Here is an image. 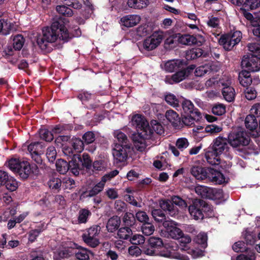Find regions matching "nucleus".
<instances>
[{"label": "nucleus", "instance_id": "obj_4", "mask_svg": "<svg viewBox=\"0 0 260 260\" xmlns=\"http://www.w3.org/2000/svg\"><path fill=\"white\" fill-rule=\"evenodd\" d=\"M8 166L9 169L14 173H17L21 178H27L32 172L34 167L31 168L29 163L27 161L20 160L19 159L13 158L8 161ZM36 168V166H34Z\"/></svg>", "mask_w": 260, "mask_h": 260}, {"label": "nucleus", "instance_id": "obj_5", "mask_svg": "<svg viewBox=\"0 0 260 260\" xmlns=\"http://www.w3.org/2000/svg\"><path fill=\"white\" fill-rule=\"evenodd\" d=\"M210 210V207L204 201L194 200L192 205L188 207V211L191 215L195 220H202L205 216L210 214L208 212Z\"/></svg>", "mask_w": 260, "mask_h": 260}, {"label": "nucleus", "instance_id": "obj_1", "mask_svg": "<svg viewBox=\"0 0 260 260\" xmlns=\"http://www.w3.org/2000/svg\"><path fill=\"white\" fill-rule=\"evenodd\" d=\"M131 122L138 132L133 138L134 146L137 150L143 152L147 147L151 144L153 131L149 126L148 121L141 115H134Z\"/></svg>", "mask_w": 260, "mask_h": 260}, {"label": "nucleus", "instance_id": "obj_50", "mask_svg": "<svg viewBox=\"0 0 260 260\" xmlns=\"http://www.w3.org/2000/svg\"><path fill=\"white\" fill-rule=\"evenodd\" d=\"M226 198L224 197V195L223 194V191L221 189H212V198L210 199H212L214 200H225L228 198V196H225Z\"/></svg>", "mask_w": 260, "mask_h": 260}, {"label": "nucleus", "instance_id": "obj_24", "mask_svg": "<svg viewBox=\"0 0 260 260\" xmlns=\"http://www.w3.org/2000/svg\"><path fill=\"white\" fill-rule=\"evenodd\" d=\"M219 153H216L213 150H208L205 153L207 162L211 165H217L220 163Z\"/></svg>", "mask_w": 260, "mask_h": 260}, {"label": "nucleus", "instance_id": "obj_31", "mask_svg": "<svg viewBox=\"0 0 260 260\" xmlns=\"http://www.w3.org/2000/svg\"><path fill=\"white\" fill-rule=\"evenodd\" d=\"M179 248L181 250L188 251L189 249V244L191 241L190 237L187 235H184L180 236L179 238Z\"/></svg>", "mask_w": 260, "mask_h": 260}, {"label": "nucleus", "instance_id": "obj_23", "mask_svg": "<svg viewBox=\"0 0 260 260\" xmlns=\"http://www.w3.org/2000/svg\"><path fill=\"white\" fill-rule=\"evenodd\" d=\"M160 206L162 210L168 211V213L171 216H175L178 214L177 209L175 208L173 203L170 201H161Z\"/></svg>", "mask_w": 260, "mask_h": 260}, {"label": "nucleus", "instance_id": "obj_18", "mask_svg": "<svg viewBox=\"0 0 260 260\" xmlns=\"http://www.w3.org/2000/svg\"><path fill=\"white\" fill-rule=\"evenodd\" d=\"M207 178L215 184H220L226 182L224 175L219 171L213 169H208Z\"/></svg>", "mask_w": 260, "mask_h": 260}, {"label": "nucleus", "instance_id": "obj_49", "mask_svg": "<svg viewBox=\"0 0 260 260\" xmlns=\"http://www.w3.org/2000/svg\"><path fill=\"white\" fill-rule=\"evenodd\" d=\"M48 184L50 188L56 190L60 187L62 181L58 178L52 177L49 180Z\"/></svg>", "mask_w": 260, "mask_h": 260}, {"label": "nucleus", "instance_id": "obj_20", "mask_svg": "<svg viewBox=\"0 0 260 260\" xmlns=\"http://www.w3.org/2000/svg\"><path fill=\"white\" fill-rule=\"evenodd\" d=\"M82 158L79 156H75L74 158L69 162V170L75 175H79V172L82 167Z\"/></svg>", "mask_w": 260, "mask_h": 260}, {"label": "nucleus", "instance_id": "obj_19", "mask_svg": "<svg viewBox=\"0 0 260 260\" xmlns=\"http://www.w3.org/2000/svg\"><path fill=\"white\" fill-rule=\"evenodd\" d=\"M232 3L237 6L242 5L245 9L254 10L260 5L259 0H231Z\"/></svg>", "mask_w": 260, "mask_h": 260}, {"label": "nucleus", "instance_id": "obj_29", "mask_svg": "<svg viewBox=\"0 0 260 260\" xmlns=\"http://www.w3.org/2000/svg\"><path fill=\"white\" fill-rule=\"evenodd\" d=\"M213 64H205L196 68L194 74L196 76L202 77L206 74H209L213 69Z\"/></svg>", "mask_w": 260, "mask_h": 260}, {"label": "nucleus", "instance_id": "obj_16", "mask_svg": "<svg viewBox=\"0 0 260 260\" xmlns=\"http://www.w3.org/2000/svg\"><path fill=\"white\" fill-rule=\"evenodd\" d=\"M228 139L221 136H219L213 140L212 149L216 153L221 154L229 148L228 145Z\"/></svg>", "mask_w": 260, "mask_h": 260}, {"label": "nucleus", "instance_id": "obj_17", "mask_svg": "<svg viewBox=\"0 0 260 260\" xmlns=\"http://www.w3.org/2000/svg\"><path fill=\"white\" fill-rule=\"evenodd\" d=\"M141 20L140 15L129 14L122 17L120 19V23L126 27H132L138 24Z\"/></svg>", "mask_w": 260, "mask_h": 260}, {"label": "nucleus", "instance_id": "obj_33", "mask_svg": "<svg viewBox=\"0 0 260 260\" xmlns=\"http://www.w3.org/2000/svg\"><path fill=\"white\" fill-rule=\"evenodd\" d=\"M245 124L246 128L249 130L255 129L257 126V121L255 116L251 113L247 115L245 119Z\"/></svg>", "mask_w": 260, "mask_h": 260}, {"label": "nucleus", "instance_id": "obj_44", "mask_svg": "<svg viewBox=\"0 0 260 260\" xmlns=\"http://www.w3.org/2000/svg\"><path fill=\"white\" fill-rule=\"evenodd\" d=\"M165 101L168 104L174 107L179 106V100L173 94H167L165 96Z\"/></svg>", "mask_w": 260, "mask_h": 260}, {"label": "nucleus", "instance_id": "obj_57", "mask_svg": "<svg viewBox=\"0 0 260 260\" xmlns=\"http://www.w3.org/2000/svg\"><path fill=\"white\" fill-rule=\"evenodd\" d=\"M56 154V150L54 146H50L47 148L46 155L49 161L53 162L55 159Z\"/></svg>", "mask_w": 260, "mask_h": 260}, {"label": "nucleus", "instance_id": "obj_37", "mask_svg": "<svg viewBox=\"0 0 260 260\" xmlns=\"http://www.w3.org/2000/svg\"><path fill=\"white\" fill-rule=\"evenodd\" d=\"M13 48L15 50H20L22 48L24 43V39L21 35L15 36L13 40Z\"/></svg>", "mask_w": 260, "mask_h": 260}, {"label": "nucleus", "instance_id": "obj_45", "mask_svg": "<svg viewBox=\"0 0 260 260\" xmlns=\"http://www.w3.org/2000/svg\"><path fill=\"white\" fill-rule=\"evenodd\" d=\"M56 10L59 14L67 17L71 16L73 13L71 8L64 5L57 6Z\"/></svg>", "mask_w": 260, "mask_h": 260}, {"label": "nucleus", "instance_id": "obj_64", "mask_svg": "<svg viewBox=\"0 0 260 260\" xmlns=\"http://www.w3.org/2000/svg\"><path fill=\"white\" fill-rule=\"evenodd\" d=\"M221 127L215 124H210L206 127L205 131L212 134H217L222 131Z\"/></svg>", "mask_w": 260, "mask_h": 260}, {"label": "nucleus", "instance_id": "obj_41", "mask_svg": "<svg viewBox=\"0 0 260 260\" xmlns=\"http://www.w3.org/2000/svg\"><path fill=\"white\" fill-rule=\"evenodd\" d=\"M117 235L119 238L126 240L132 235V231L129 228H121L118 230Z\"/></svg>", "mask_w": 260, "mask_h": 260}, {"label": "nucleus", "instance_id": "obj_28", "mask_svg": "<svg viewBox=\"0 0 260 260\" xmlns=\"http://www.w3.org/2000/svg\"><path fill=\"white\" fill-rule=\"evenodd\" d=\"M149 3V0H127V2L129 7L138 9L146 7Z\"/></svg>", "mask_w": 260, "mask_h": 260}, {"label": "nucleus", "instance_id": "obj_10", "mask_svg": "<svg viewBox=\"0 0 260 260\" xmlns=\"http://www.w3.org/2000/svg\"><path fill=\"white\" fill-rule=\"evenodd\" d=\"M165 247L167 250L161 251L159 254L160 256L179 260H189V258L188 256L180 254L176 251L178 249V246L176 243H170L165 245Z\"/></svg>", "mask_w": 260, "mask_h": 260}, {"label": "nucleus", "instance_id": "obj_7", "mask_svg": "<svg viewBox=\"0 0 260 260\" xmlns=\"http://www.w3.org/2000/svg\"><path fill=\"white\" fill-rule=\"evenodd\" d=\"M176 39L178 43L182 45H191L194 44L198 46L202 45L205 41V38L201 35L193 36L188 34H176Z\"/></svg>", "mask_w": 260, "mask_h": 260}, {"label": "nucleus", "instance_id": "obj_54", "mask_svg": "<svg viewBox=\"0 0 260 260\" xmlns=\"http://www.w3.org/2000/svg\"><path fill=\"white\" fill-rule=\"evenodd\" d=\"M212 113L216 115H222L225 113V106L222 104H215L212 109Z\"/></svg>", "mask_w": 260, "mask_h": 260}, {"label": "nucleus", "instance_id": "obj_8", "mask_svg": "<svg viewBox=\"0 0 260 260\" xmlns=\"http://www.w3.org/2000/svg\"><path fill=\"white\" fill-rule=\"evenodd\" d=\"M163 38L162 32H154L144 40L142 44L143 49L147 51H151L155 49L159 45Z\"/></svg>", "mask_w": 260, "mask_h": 260}, {"label": "nucleus", "instance_id": "obj_36", "mask_svg": "<svg viewBox=\"0 0 260 260\" xmlns=\"http://www.w3.org/2000/svg\"><path fill=\"white\" fill-rule=\"evenodd\" d=\"M225 35L228 37L226 39L231 40V45H236L240 42L242 38V34L240 31H236Z\"/></svg>", "mask_w": 260, "mask_h": 260}, {"label": "nucleus", "instance_id": "obj_34", "mask_svg": "<svg viewBox=\"0 0 260 260\" xmlns=\"http://www.w3.org/2000/svg\"><path fill=\"white\" fill-rule=\"evenodd\" d=\"M13 28V24L11 22L0 20V32L4 35H7L10 34Z\"/></svg>", "mask_w": 260, "mask_h": 260}, {"label": "nucleus", "instance_id": "obj_39", "mask_svg": "<svg viewBox=\"0 0 260 260\" xmlns=\"http://www.w3.org/2000/svg\"><path fill=\"white\" fill-rule=\"evenodd\" d=\"M72 145L76 153H80L84 149V143L80 139H73L72 140Z\"/></svg>", "mask_w": 260, "mask_h": 260}, {"label": "nucleus", "instance_id": "obj_3", "mask_svg": "<svg viewBox=\"0 0 260 260\" xmlns=\"http://www.w3.org/2000/svg\"><path fill=\"white\" fill-rule=\"evenodd\" d=\"M229 144L237 152L238 154L251 153L247 147L250 142V138L246 132L240 128L230 133L228 137Z\"/></svg>", "mask_w": 260, "mask_h": 260}, {"label": "nucleus", "instance_id": "obj_15", "mask_svg": "<svg viewBox=\"0 0 260 260\" xmlns=\"http://www.w3.org/2000/svg\"><path fill=\"white\" fill-rule=\"evenodd\" d=\"M43 145L39 142L31 143L28 146V151L32 158L37 163L41 161L40 155L43 153Z\"/></svg>", "mask_w": 260, "mask_h": 260}, {"label": "nucleus", "instance_id": "obj_14", "mask_svg": "<svg viewBox=\"0 0 260 260\" xmlns=\"http://www.w3.org/2000/svg\"><path fill=\"white\" fill-rule=\"evenodd\" d=\"M162 225L166 229L168 237L174 239H179V237L183 235L182 231L176 226L177 224L175 221L166 220L164 221Z\"/></svg>", "mask_w": 260, "mask_h": 260}, {"label": "nucleus", "instance_id": "obj_12", "mask_svg": "<svg viewBox=\"0 0 260 260\" xmlns=\"http://www.w3.org/2000/svg\"><path fill=\"white\" fill-rule=\"evenodd\" d=\"M241 66L243 69L251 72H257L260 69V61L253 54L244 56Z\"/></svg>", "mask_w": 260, "mask_h": 260}, {"label": "nucleus", "instance_id": "obj_40", "mask_svg": "<svg viewBox=\"0 0 260 260\" xmlns=\"http://www.w3.org/2000/svg\"><path fill=\"white\" fill-rule=\"evenodd\" d=\"M149 244L152 248H159L164 246V243L161 238L157 237H151L148 240Z\"/></svg>", "mask_w": 260, "mask_h": 260}, {"label": "nucleus", "instance_id": "obj_2", "mask_svg": "<svg viewBox=\"0 0 260 260\" xmlns=\"http://www.w3.org/2000/svg\"><path fill=\"white\" fill-rule=\"evenodd\" d=\"M69 37V33L65 25L55 21L50 27L42 29V35L38 36L37 43L42 50H46L49 43H53L58 39L67 41Z\"/></svg>", "mask_w": 260, "mask_h": 260}, {"label": "nucleus", "instance_id": "obj_9", "mask_svg": "<svg viewBox=\"0 0 260 260\" xmlns=\"http://www.w3.org/2000/svg\"><path fill=\"white\" fill-rule=\"evenodd\" d=\"M131 149L128 144H116L113 149V156L116 163L125 162L128 157V153Z\"/></svg>", "mask_w": 260, "mask_h": 260}, {"label": "nucleus", "instance_id": "obj_58", "mask_svg": "<svg viewBox=\"0 0 260 260\" xmlns=\"http://www.w3.org/2000/svg\"><path fill=\"white\" fill-rule=\"evenodd\" d=\"M71 255L68 250L62 249L54 253V260H61L62 258L68 257Z\"/></svg>", "mask_w": 260, "mask_h": 260}, {"label": "nucleus", "instance_id": "obj_63", "mask_svg": "<svg viewBox=\"0 0 260 260\" xmlns=\"http://www.w3.org/2000/svg\"><path fill=\"white\" fill-rule=\"evenodd\" d=\"M62 186L65 189H71L75 186V181L73 179L65 177L62 181Z\"/></svg>", "mask_w": 260, "mask_h": 260}, {"label": "nucleus", "instance_id": "obj_62", "mask_svg": "<svg viewBox=\"0 0 260 260\" xmlns=\"http://www.w3.org/2000/svg\"><path fill=\"white\" fill-rule=\"evenodd\" d=\"M90 214V212L89 210L85 209L81 210L79 214V222L80 223H85L87 221V218Z\"/></svg>", "mask_w": 260, "mask_h": 260}, {"label": "nucleus", "instance_id": "obj_13", "mask_svg": "<svg viewBox=\"0 0 260 260\" xmlns=\"http://www.w3.org/2000/svg\"><path fill=\"white\" fill-rule=\"evenodd\" d=\"M219 82L224 86L222 91L224 99L229 102L233 101L235 98V92L234 89L230 86L231 79L228 77L224 76Z\"/></svg>", "mask_w": 260, "mask_h": 260}, {"label": "nucleus", "instance_id": "obj_56", "mask_svg": "<svg viewBox=\"0 0 260 260\" xmlns=\"http://www.w3.org/2000/svg\"><path fill=\"white\" fill-rule=\"evenodd\" d=\"M189 145V142L185 138H180L176 142V146L180 151H183Z\"/></svg>", "mask_w": 260, "mask_h": 260}, {"label": "nucleus", "instance_id": "obj_59", "mask_svg": "<svg viewBox=\"0 0 260 260\" xmlns=\"http://www.w3.org/2000/svg\"><path fill=\"white\" fill-rule=\"evenodd\" d=\"M5 184L7 188L11 191L15 190L18 186L17 181L12 177L8 178Z\"/></svg>", "mask_w": 260, "mask_h": 260}, {"label": "nucleus", "instance_id": "obj_60", "mask_svg": "<svg viewBox=\"0 0 260 260\" xmlns=\"http://www.w3.org/2000/svg\"><path fill=\"white\" fill-rule=\"evenodd\" d=\"M104 186L100 182L97 183L88 192L87 196L93 197L103 190Z\"/></svg>", "mask_w": 260, "mask_h": 260}, {"label": "nucleus", "instance_id": "obj_52", "mask_svg": "<svg viewBox=\"0 0 260 260\" xmlns=\"http://www.w3.org/2000/svg\"><path fill=\"white\" fill-rule=\"evenodd\" d=\"M202 54V51L201 49H192L187 52L186 57L187 59H194L201 56Z\"/></svg>", "mask_w": 260, "mask_h": 260}, {"label": "nucleus", "instance_id": "obj_43", "mask_svg": "<svg viewBox=\"0 0 260 260\" xmlns=\"http://www.w3.org/2000/svg\"><path fill=\"white\" fill-rule=\"evenodd\" d=\"M195 242L201 245L203 248H205L207 245V236L205 233H200L194 239Z\"/></svg>", "mask_w": 260, "mask_h": 260}, {"label": "nucleus", "instance_id": "obj_32", "mask_svg": "<svg viewBox=\"0 0 260 260\" xmlns=\"http://www.w3.org/2000/svg\"><path fill=\"white\" fill-rule=\"evenodd\" d=\"M92 252L86 248L80 247L76 252V257L79 260H89Z\"/></svg>", "mask_w": 260, "mask_h": 260}, {"label": "nucleus", "instance_id": "obj_35", "mask_svg": "<svg viewBox=\"0 0 260 260\" xmlns=\"http://www.w3.org/2000/svg\"><path fill=\"white\" fill-rule=\"evenodd\" d=\"M56 168L58 172L64 174L69 170V163L63 159H58L56 162Z\"/></svg>", "mask_w": 260, "mask_h": 260}, {"label": "nucleus", "instance_id": "obj_25", "mask_svg": "<svg viewBox=\"0 0 260 260\" xmlns=\"http://www.w3.org/2000/svg\"><path fill=\"white\" fill-rule=\"evenodd\" d=\"M191 174L198 180H203L207 178L208 169L200 167H193L191 169Z\"/></svg>", "mask_w": 260, "mask_h": 260}, {"label": "nucleus", "instance_id": "obj_46", "mask_svg": "<svg viewBox=\"0 0 260 260\" xmlns=\"http://www.w3.org/2000/svg\"><path fill=\"white\" fill-rule=\"evenodd\" d=\"M206 23L208 27L213 28H218L220 24V19L218 17L209 16L208 17Z\"/></svg>", "mask_w": 260, "mask_h": 260}, {"label": "nucleus", "instance_id": "obj_53", "mask_svg": "<svg viewBox=\"0 0 260 260\" xmlns=\"http://www.w3.org/2000/svg\"><path fill=\"white\" fill-rule=\"evenodd\" d=\"M145 239L143 236L140 234H135L129 239V241L133 245H141L144 243Z\"/></svg>", "mask_w": 260, "mask_h": 260}, {"label": "nucleus", "instance_id": "obj_61", "mask_svg": "<svg viewBox=\"0 0 260 260\" xmlns=\"http://www.w3.org/2000/svg\"><path fill=\"white\" fill-rule=\"evenodd\" d=\"M151 125L153 130L156 132V133L159 135H161L164 133L163 126L156 120H152L151 121Z\"/></svg>", "mask_w": 260, "mask_h": 260}, {"label": "nucleus", "instance_id": "obj_47", "mask_svg": "<svg viewBox=\"0 0 260 260\" xmlns=\"http://www.w3.org/2000/svg\"><path fill=\"white\" fill-rule=\"evenodd\" d=\"M228 37L224 35H222L219 40V43L222 45L224 49L226 50H231L234 45H231V40L226 39Z\"/></svg>", "mask_w": 260, "mask_h": 260}, {"label": "nucleus", "instance_id": "obj_51", "mask_svg": "<svg viewBox=\"0 0 260 260\" xmlns=\"http://www.w3.org/2000/svg\"><path fill=\"white\" fill-rule=\"evenodd\" d=\"M152 215L154 220L158 222L165 221V215L164 213L159 209H154L152 211Z\"/></svg>", "mask_w": 260, "mask_h": 260}, {"label": "nucleus", "instance_id": "obj_42", "mask_svg": "<svg viewBox=\"0 0 260 260\" xmlns=\"http://www.w3.org/2000/svg\"><path fill=\"white\" fill-rule=\"evenodd\" d=\"M114 136L121 145H126L128 141L127 137L125 134L120 130H116L114 132Z\"/></svg>", "mask_w": 260, "mask_h": 260}, {"label": "nucleus", "instance_id": "obj_6", "mask_svg": "<svg viewBox=\"0 0 260 260\" xmlns=\"http://www.w3.org/2000/svg\"><path fill=\"white\" fill-rule=\"evenodd\" d=\"M101 228L94 225L87 229L82 235L84 242L91 247H95L100 244Z\"/></svg>", "mask_w": 260, "mask_h": 260}, {"label": "nucleus", "instance_id": "obj_11", "mask_svg": "<svg viewBox=\"0 0 260 260\" xmlns=\"http://www.w3.org/2000/svg\"><path fill=\"white\" fill-rule=\"evenodd\" d=\"M194 66L191 65L186 69L177 72L171 76H167L166 77L165 82L170 84L179 83L188 77L194 69Z\"/></svg>", "mask_w": 260, "mask_h": 260}, {"label": "nucleus", "instance_id": "obj_48", "mask_svg": "<svg viewBox=\"0 0 260 260\" xmlns=\"http://www.w3.org/2000/svg\"><path fill=\"white\" fill-rule=\"evenodd\" d=\"M141 230L145 235L149 236L153 233L155 228L151 223L147 222L142 225Z\"/></svg>", "mask_w": 260, "mask_h": 260}, {"label": "nucleus", "instance_id": "obj_22", "mask_svg": "<svg viewBox=\"0 0 260 260\" xmlns=\"http://www.w3.org/2000/svg\"><path fill=\"white\" fill-rule=\"evenodd\" d=\"M184 66V62L180 59L172 60L167 61L165 65V69L169 72H172L178 69H182Z\"/></svg>", "mask_w": 260, "mask_h": 260}, {"label": "nucleus", "instance_id": "obj_38", "mask_svg": "<svg viewBox=\"0 0 260 260\" xmlns=\"http://www.w3.org/2000/svg\"><path fill=\"white\" fill-rule=\"evenodd\" d=\"M199 118H198V119L197 116L187 114V115L184 116L182 118V122L186 126H193L194 125V123L197 122Z\"/></svg>", "mask_w": 260, "mask_h": 260}, {"label": "nucleus", "instance_id": "obj_26", "mask_svg": "<svg viewBox=\"0 0 260 260\" xmlns=\"http://www.w3.org/2000/svg\"><path fill=\"white\" fill-rule=\"evenodd\" d=\"M121 223L120 219L117 216L110 218L107 223V229L109 232H113L118 229Z\"/></svg>", "mask_w": 260, "mask_h": 260}, {"label": "nucleus", "instance_id": "obj_30", "mask_svg": "<svg viewBox=\"0 0 260 260\" xmlns=\"http://www.w3.org/2000/svg\"><path fill=\"white\" fill-rule=\"evenodd\" d=\"M166 117L174 126L178 125L180 122V118L178 114L172 110H168L166 113Z\"/></svg>", "mask_w": 260, "mask_h": 260}, {"label": "nucleus", "instance_id": "obj_55", "mask_svg": "<svg viewBox=\"0 0 260 260\" xmlns=\"http://www.w3.org/2000/svg\"><path fill=\"white\" fill-rule=\"evenodd\" d=\"M40 137L46 141L50 142L53 138V134L47 129H42L40 131Z\"/></svg>", "mask_w": 260, "mask_h": 260}, {"label": "nucleus", "instance_id": "obj_21", "mask_svg": "<svg viewBox=\"0 0 260 260\" xmlns=\"http://www.w3.org/2000/svg\"><path fill=\"white\" fill-rule=\"evenodd\" d=\"M183 110L186 114H192L197 116V118H201V113L198 110L194 109L192 103L187 100H184L182 103Z\"/></svg>", "mask_w": 260, "mask_h": 260}, {"label": "nucleus", "instance_id": "obj_27", "mask_svg": "<svg viewBox=\"0 0 260 260\" xmlns=\"http://www.w3.org/2000/svg\"><path fill=\"white\" fill-rule=\"evenodd\" d=\"M212 189L204 185H197L195 187L196 192L204 198H212Z\"/></svg>", "mask_w": 260, "mask_h": 260}]
</instances>
